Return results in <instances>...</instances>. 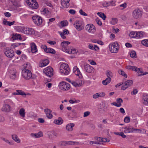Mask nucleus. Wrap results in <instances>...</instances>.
<instances>
[{
    "label": "nucleus",
    "instance_id": "1",
    "mask_svg": "<svg viewBox=\"0 0 148 148\" xmlns=\"http://www.w3.org/2000/svg\"><path fill=\"white\" fill-rule=\"evenodd\" d=\"M60 72L65 75H68L70 71V69L68 64L66 63L62 64L60 68Z\"/></svg>",
    "mask_w": 148,
    "mask_h": 148
},
{
    "label": "nucleus",
    "instance_id": "2",
    "mask_svg": "<svg viewBox=\"0 0 148 148\" xmlns=\"http://www.w3.org/2000/svg\"><path fill=\"white\" fill-rule=\"evenodd\" d=\"M18 28L20 32L25 34H32L34 33V30L32 28L21 26H19Z\"/></svg>",
    "mask_w": 148,
    "mask_h": 148
},
{
    "label": "nucleus",
    "instance_id": "3",
    "mask_svg": "<svg viewBox=\"0 0 148 148\" xmlns=\"http://www.w3.org/2000/svg\"><path fill=\"white\" fill-rule=\"evenodd\" d=\"M109 46L110 50L112 53H117L119 48V44L117 42L110 44Z\"/></svg>",
    "mask_w": 148,
    "mask_h": 148
},
{
    "label": "nucleus",
    "instance_id": "4",
    "mask_svg": "<svg viewBox=\"0 0 148 148\" xmlns=\"http://www.w3.org/2000/svg\"><path fill=\"white\" fill-rule=\"evenodd\" d=\"M142 12L138 8H136L132 12V15L135 19L140 18L142 15Z\"/></svg>",
    "mask_w": 148,
    "mask_h": 148
},
{
    "label": "nucleus",
    "instance_id": "5",
    "mask_svg": "<svg viewBox=\"0 0 148 148\" xmlns=\"http://www.w3.org/2000/svg\"><path fill=\"white\" fill-rule=\"evenodd\" d=\"M22 74L23 77L26 80H28L32 77L33 78L31 71L28 69H23L22 71Z\"/></svg>",
    "mask_w": 148,
    "mask_h": 148
},
{
    "label": "nucleus",
    "instance_id": "6",
    "mask_svg": "<svg viewBox=\"0 0 148 148\" xmlns=\"http://www.w3.org/2000/svg\"><path fill=\"white\" fill-rule=\"evenodd\" d=\"M73 25L76 29L79 31H81L84 28V23L81 21H76L74 23Z\"/></svg>",
    "mask_w": 148,
    "mask_h": 148
},
{
    "label": "nucleus",
    "instance_id": "7",
    "mask_svg": "<svg viewBox=\"0 0 148 148\" xmlns=\"http://www.w3.org/2000/svg\"><path fill=\"white\" fill-rule=\"evenodd\" d=\"M43 73L47 76L51 77L53 75V69L51 66H48L43 70Z\"/></svg>",
    "mask_w": 148,
    "mask_h": 148
},
{
    "label": "nucleus",
    "instance_id": "8",
    "mask_svg": "<svg viewBox=\"0 0 148 148\" xmlns=\"http://www.w3.org/2000/svg\"><path fill=\"white\" fill-rule=\"evenodd\" d=\"M33 21L34 23L37 25H40L42 22L41 17L38 15H34L32 17Z\"/></svg>",
    "mask_w": 148,
    "mask_h": 148
},
{
    "label": "nucleus",
    "instance_id": "9",
    "mask_svg": "<svg viewBox=\"0 0 148 148\" xmlns=\"http://www.w3.org/2000/svg\"><path fill=\"white\" fill-rule=\"evenodd\" d=\"M59 86L60 89L63 91L67 90L70 88V85L64 82H60Z\"/></svg>",
    "mask_w": 148,
    "mask_h": 148
},
{
    "label": "nucleus",
    "instance_id": "10",
    "mask_svg": "<svg viewBox=\"0 0 148 148\" xmlns=\"http://www.w3.org/2000/svg\"><path fill=\"white\" fill-rule=\"evenodd\" d=\"M4 52L5 55L8 58H12L14 55V51L10 49L9 48H5L4 49Z\"/></svg>",
    "mask_w": 148,
    "mask_h": 148
},
{
    "label": "nucleus",
    "instance_id": "11",
    "mask_svg": "<svg viewBox=\"0 0 148 148\" xmlns=\"http://www.w3.org/2000/svg\"><path fill=\"white\" fill-rule=\"evenodd\" d=\"M0 110L3 112H8L11 111V107L9 104L4 101Z\"/></svg>",
    "mask_w": 148,
    "mask_h": 148
},
{
    "label": "nucleus",
    "instance_id": "12",
    "mask_svg": "<svg viewBox=\"0 0 148 148\" xmlns=\"http://www.w3.org/2000/svg\"><path fill=\"white\" fill-rule=\"evenodd\" d=\"M71 42L69 41H64L61 43V46L62 47V50L64 52H66L68 50H69V48L68 45Z\"/></svg>",
    "mask_w": 148,
    "mask_h": 148
},
{
    "label": "nucleus",
    "instance_id": "13",
    "mask_svg": "<svg viewBox=\"0 0 148 148\" xmlns=\"http://www.w3.org/2000/svg\"><path fill=\"white\" fill-rule=\"evenodd\" d=\"M86 29L89 32L91 33H94L96 31L95 27L92 24H87L86 27Z\"/></svg>",
    "mask_w": 148,
    "mask_h": 148
},
{
    "label": "nucleus",
    "instance_id": "14",
    "mask_svg": "<svg viewBox=\"0 0 148 148\" xmlns=\"http://www.w3.org/2000/svg\"><path fill=\"white\" fill-rule=\"evenodd\" d=\"M133 84L132 80H128L125 82L123 85L121 87V89L124 90L129 87L131 86Z\"/></svg>",
    "mask_w": 148,
    "mask_h": 148
},
{
    "label": "nucleus",
    "instance_id": "15",
    "mask_svg": "<svg viewBox=\"0 0 148 148\" xmlns=\"http://www.w3.org/2000/svg\"><path fill=\"white\" fill-rule=\"evenodd\" d=\"M32 3L28 1L27 5L30 7L34 9H36L38 8V4L36 0H31Z\"/></svg>",
    "mask_w": 148,
    "mask_h": 148
},
{
    "label": "nucleus",
    "instance_id": "16",
    "mask_svg": "<svg viewBox=\"0 0 148 148\" xmlns=\"http://www.w3.org/2000/svg\"><path fill=\"white\" fill-rule=\"evenodd\" d=\"M9 74L10 78L12 79H15L16 78V72L14 69H12L9 71Z\"/></svg>",
    "mask_w": 148,
    "mask_h": 148
},
{
    "label": "nucleus",
    "instance_id": "17",
    "mask_svg": "<svg viewBox=\"0 0 148 148\" xmlns=\"http://www.w3.org/2000/svg\"><path fill=\"white\" fill-rule=\"evenodd\" d=\"M85 70L88 73H92L93 71V68L88 64H86L84 66Z\"/></svg>",
    "mask_w": 148,
    "mask_h": 148
},
{
    "label": "nucleus",
    "instance_id": "18",
    "mask_svg": "<svg viewBox=\"0 0 148 148\" xmlns=\"http://www.w3.org/2000/svg\"><path fill=\"white\" fill-rule=\"evenodd\" d=\"M44 111L46 115L47 116L49 119H51L53 117V115L51 114L52 111L48 108L45 109Z\"/></svg>",
    "mask_w": 148,
    "mask_h": 148
},
{
    "label": "nucleus",
    "instance_id": "19",
    "mask_svg": "<svg viewBox=\"0 0 148 148\" xmlns=\"http://www.w3.org/2000/svg\"><path fill=\"white\" fill-rule=\"evenodd\" d=\"M31 136L33 138H38L43 136V134L41 132L37 133H32L31 134Z\"/></svg>",
    "mask_w": 148,
    "mask_h": 148
},
{
    "label": "nucleus",
    "instance_id": "20",
    "mask_svg": "<svg viewBox=\"0 0 148 148\" xmlns=\"http://www.w3.org/2000/svg\"><path fill=\"white\" fill-rule=\"evenodd\" d=\"M124 132L125 133H130L134 132V128L131 127H124Z\"/></svg>",
    "mask_w": 148,
    "mask_h": 148
},
{
    "label": "nucleus",
    "instance_id": "21",
    "mask_svg": "<svg viewBox=\"0 0 148 148\" xmlns=\"http://www.w3.org/2000/svg\"><path fill=\"white\" fill-rule=\"evenodd\" d=\"M69 1L70 0H62V5L64 8H68L70 5Z\"/></svg>",
    "mask_w": 148,
    "mask_h": 148
},
{
    "label": "nucleus",
    "instance_id": "22",
    "mask_svg": "<svg viewBox=\"0 0 148 148\" xmlns=\"http://www.w3.org/2000/svg\"><path fill=\"white\" fill-rule=\"evenodd\" d=\"M31 51L32 53H34L37 52L38 50L34 42L32 43L31 44Z\"/></svg>",
    "mask_w": 148,
    "mask_h": 148
},
{
    "label": "nucleus",
    "instance_id": "23",
    "mask_svg": "<svg viewBox=\"0 0 148 148\" xmlns=\"http://www.w3.org/2000/svg\"><path fill=\"white\" fill-rule=\"evenodd\" d=\"M75 126V124L73 123H70L67 124L66 127V128L67 130L69 131H71L73 130V127Z\"/></svg>",
    "mask_w": 148,
    "mask_h": 148
},
{
    "label": "nucleus",
    "instance_id": "24",
    "mask_svg": "<svg viewBox=\"0 0 148 148\" xmlns=\"http://www.w3.org/2000/svg\"><path fill=\"white\" fill-rule=\"evenodd\" d=\"M143 103L145 105L148 104V94H145L143 95Z\"/></svg>",
    "mask_w": 148,
    "mask_h": 148
},
{
    "label": "nucleus",
    "instance_id": "25",
    "mask_svg": "<svg viewBox=\"0 0 148 148\" xmlns=\"http://www.w3.org/2000/svg\"><path fill=\"white\" fill-rule=\"evenodd\" d=\"M13 94L14 95H26V94L21 90H16V92H14L13 93Z\"/></svg>",
    "mask_w": 148,
    "mask_h": 148
},
{
    "label": "nucleus",
    "instance_id": "26",
    "mask_svg": "<svg viewBox=\"0 0 148 148\" xmlns=\"http://www.w3.org/2000/svg\"><path fill=\"white\" fill-rule=\"evenodd\" d=\"M63 121L61 117H59L57 119L55 120L53 123L57 125H60L63 123Z\"/></svg>",
    "mask_w": 148,
    "mask_h": 148
},
{
    "label": "nucleus",
    "instance_id": "27",
    "mask_svg": "<svg viewBox=\"0 0 148 148\" xmlns=\"http://www.w3.org/2000/svg\"><path fill=\"white\" fill-rule=\"evenodd\" d=\"M15 23L14 21L12 22L8 21H6L4 19L3 21V24L5 25H8L9 26H11L14 24Z\"/></svg>",
    "mask_w": 148,
    "mask_h": 148
},
{
    "label": "nucleus",
    "instance_id": "28",
    "mask_svg": "<svg viewBox=\"0 0 148 148\" xmlns=\"http://www.w3.org/2000/svg\"><path fill=\"white\" fill-rule=\"evenodd\" d=\"M49 60L47 59L43 60L42 62L40 63V66L42 67L45 66L47 65L49 63Z\"/></svg>",
    "mask_w": 148,
    "mask_h": 148
},
{
    "label": "nucleus",
    "instance_id": "29",
    "mask_svg": "<svg viewBox=\"0 0 148 148\" xmlns=\"http://www.w3.org/2000/svg\"><path fill=\"white\" fill-rule=\"evenodd\" d=\"M12 138L16 142L19 143L20 142V140L16 135L13 134L12 136Z\"/></svg>",
    "mask_w": 148,
    "mask_h": 148
},
{
    "label": "nucleus",
    "instance_id": "30",
    "mask_svg": "<svg viewBox=\"0 0 148 148\" xmlns=\"http://www.w3.org/2000/svg\"><path fill=\"white\" fill-rule=\"evenodd\" d=\"M19 113L21 117L23 118L25 117V110L23 108H22L20 110Z\"/></svg>",
    "mask_w": 148,
    "mask_h": 148
},
{
    "label": "nucleus",
    "instance_id": "31",
    "mask_svg": "<svg viewBox=\"0 0 148 148\" xmlns=\"http://www.w3.org/2000/svg\"><path fill=\"white\" fill-rule=\"evenodd\" d=\"M111 80L110 78H107L105 80L102 81V83L103 85H106L110 82Z\"/></svg>",
    "mask_w": 148,
    "mask_h": 148
},
{
    "label": "nucleus",
    "instance_id": "32",
    "mask_svg": "<svg viewBox=\"0 0 148 148\" xmlns=\"http://www.w3.org/2000/svg\"><path fill=\"white\" fill-rule=\"evenodd\" d=\"M66 53L69 54H74L77 53V51L75 49L71 47L70 48L69 50H68Z\"/></svg>",
    "mask_w": 148,
    "mask_h": 148
},
{
    "label": "nucleus",
    "instance_id": "33",
    "mask_svg": "<svg viewBox=\"0 0 148 148\" xmlns=\"http://www.w3.org/2000/svg\"><path fill=\"white\" fill-rule=\"evenodd\" d=\"M75 81L78 87L81 86L84 84V82L80 79L76 80Z\"/></svg>",
    "mask_w": 148,
    "mask_h": 148
},
{
    "label": "nucleus",
    "instance_id": "34",
    "mask_svg": "<svg viewBox=\"0 0 148 148\" xmlns=\"http://www.w3.org/2000/svg\"><path fill=\"white\" fill-rule=\"evenodd\" d=\"M45 52L53 54H54L56 53V51L50 48H47V49H46Z\"/></svg>",
    "mask_w": 148,
    "mask_h": 148
},
{
    "label": "nucleus",
    "instance_id": "35",
    "mask_svg": "<svg viewBox=\"0 0 148 148\" xmlns=\"http://www.w3.org/2000/svg\"><path fill=\"white\" fill-rule=\"evenodd\" d=\"M13 40H21L22 38H21V35L20 34H16L15 35H13L12 37Z\"/></svg>",
    "mask_w": 148,
    "mask_h": 148
},
{
    "label": "nucleus",
    "instance_id": "36",
    "mask_svg": "<svg viewBox=\"0 0 148 148\" xmlns=\"http://www.w3.org/2000/svg\"><path fill=\"white\" fill-rule=\"evenodd\" d=\"M1 138L2 140H3L4 141H5V143L9 144L10 145H13L14 144L13 142L12 141H10L9 140H8L5 138H3L2 137H1Z\"/></svg>",
    "mask_w": 148,
    "mask_h": 148
},
{
    "label": "nucleus",
    "instance_id": "37",
    "mask_svg": "<svg viewBox=\"0 0 148 148\" xmlns=\"http://www.w3.org/2000/svg\"><path fill=\"white\" fill-rule=\"evenodd\" d=\"M106 74L107 77V78H111L113 76V74L112 72L109 70H107L106 72Z\"/></svg>",
    "mask_w": 148,
    "mask_h": 148
},
{
    "label": "nucleus",
    "instance_id": "38",
    "mask_svg": "<svg viewBox=\"0 0 148 148\" xmlns=\"http://www.w3.org/2000/svg\"><path fill=\"white\" fill-rule=\"evenodd\" d=\"M136 32H132L129 34V36L132 38H137Z\"/></svg>",
    "mask_w": 148,
    "mask_h": 148
},
{
    "label": "nucleus",
    "instance_id": "39",
    "mask_svg": "<svg viewBox=\"0 0 148 148\" xmlns=\"http://www.w3.org/2000/svg\"><path fill=\"white\" fill-rule=\"evenodd\" d=\"M97 14L103 20H105L106 18V16L103 13L101 12H98L97 13Z\"/></svg>",
    "mask_w": 148,
    "mask_h": 148
},
{
    "label": "nucleus",
    "instance_id": "40",
    "mask_svg": "<svg viewBox=\"0 0 148 148\" xmlns=\"http://www.w3.org/2000/svg\"><path fill=\"white\" fill-rule=\"evenodd\" d=\"M41 11L44 12L46 14L49 15L50 13V12L48 9L45 8H43L41 10Z\"/></svg>",
    "mask_w": 148,
    "mask_h": 148
},
{
    "label": "nucleus",
    "instance_id": "41",
    "mask_svg": "<svg viewBox=\"0 0 148 148\" xmlns=\"http://www.w3.org/2000/svg\"><path fill=\"white\" fill-rule=\"evenodd\" d=\"M137 38H139L143 37V36L144 32H136Z\"/></svg>",
    "mask_w": 148,
    "mask_h": 148
},
{
    "label": "nucleus",
    "instance_id": "42",
    "mask_svg": "<svg viewBox=\"0 0 148 148\" xmlns=\"http://www.w3.org/2000/svg\"><path fill=\"white\" fill-rule=\"evenodd\" d=\"M118 73L119 74L125 77H127V75L125 73V72L121 70H119L118 71Z\"/></svg>",
    "mask_w": 148,
    "mask_h": 148
},
{
    "label": "nucleus",
    "instance_id": "43",
    "mask_svg": "<svg viewBox=\"0 0 148 148\" xmlns=\"http://www.w3.org/2000/svg\"><path fill=\"white\" fill-rule=\"evenodd\" d=\"M141 43L144 46L148 47V40L145 39L142 40Z\"/></svg>",
    "mask_w": 148,
    "mask_h": 148
},
{
    "label": "nucleus",
    "instance_id": "44",
    "mask_svg": "<svg viewBox=\"0 0 148 148\" xmlns=\"http://www.w3.org/2000/svg\"><path fill=\"white\" fill-rule=\"evenodd\" d=\"M130 56L131 57L133 58H136V54L135 51H132L130 53Z\"/></svg>",
    "mask_w": 148,
    "mask_h": 148
},
{
    "label": "nucleus",
    "instance_id": "45",
    "mask_svg": "<svg viewBox=\"0 0 148 148\" xmlns=\"http://www.w3.org/2000/svg\"><path fill=\"white\" fill-rule=\"evenodd\" d=\"M134 71H135L138 73H143L142 69L138 68L136 66L135 67V69Z\"/></svg>",
    "mask_w": 148,
    "mask_h": 148
},
{
    "label": "nucleus",
    "instance_id": "46",
    "mask_svg": "<svg viewBox=\"0 0 148 148\" xmlns=\"http://www.w3.org/2000/svg\"><path fill=\"white\" fill-rule=\"evenodd\" d=\"M135 66H131L129 65L127 66L126 67V68L128 69L134 71Z\"/></svg>",
    "mask_w": 148,
    "mask_h": 148
},
{
    "label": "nucleus",
    "instance_id": "47",
    "mask_svg": "<svg viewBox=\"0 0 148 148\" xmlns=\"http://www.w3.org/2000/svg\"><path fill=\"white\" fill-rule=\"evenodd\" d=\"M117 19L116 18H112L110 21L112 25H115L116 24L117 22Z\"/></svg>",
    "mask_w": 148,
    "mask_h": 148
},
{
    "label": "nucleus",
    "instance_id": "48",
    "mask_svg": "<svg viewBox=\"0 0 148 148\" xmlns=\"http://www.w3.org/2000/svg\"><path fill=\"white\" fill-rule=\"evenodd\" d=\"M111 3V2H105L103 3L102 5L104 7H106L110 6V4Z\"/></svg>",
    "mask_w": 148,
    "mask_h": 148
},
{
    "label": "nucleus",
    "instance_id": "49",
    "mask_svg": "<svg viewBox=\"0 0 148 148\" xmlns=\"http://www.w3.org/2000/svg\"><path fill=\"white\" fill-rule=\"evenodd\" d=\"M124 121L126 123H128L130 121V118L128 116H126L125 118Z\"/></svg>",
    "mask_w": 148,
    "mask_h": 148
},
{
    "label": "nucleus",
    "instance_id": "50",
    "mask_svg": "<svg viewBox=\"0 0 148 148\" xmlns=\"http://www.w3.org/2000/svg\"><path fill=\"white\" fill-rule=\"evenodd\" d=\"M68 23V22L67 21H62L61 22V24L62 26L64 27L66 26Z\"/></svg>",
    "mask_w": 148,
    "mask_h": 148
},
{
    "label": "nucleus",
    "instance_id": "51",
    "mask_svg": "<svg viewBox=\"0 0 148 148\" xmlns=\"http://www.w3.org/2000/svg\"><path fill=\"white\" fill-rule=\"evenodd\" d=\"M11 2L13 5H15L16 7L18 6V5L16 0H11Z\"/></svg>",
    "mask_w": 148,
    "mask_h": 148
},
{
    "label": "nucleus",
    "instance_id": "52",
    "mask_svg": "<svg viewBox=\"0 0 148 148\" xmlns=\"http://www.w3.org/2000/svg\"><path fill=\"white\" fill-rule=\"evenodd\" d=\"M116 102L118 104H121V103L123 102V100L121 98H118L116 100Z\"/></svg>",
    "mask_w": 148,
    "mask_h": 148
},
{
    "label": "nucleus",
    "instance_id": "53",
    "mask_svg": "<svg viewBox=\"0 0 148 148\" xmlns=\"http://www.w3.org/2000/svg\"><path fill=\"white\" fill-rule=\"evenodd\" d=\"M73 141H65V146L73 145Z\"/></svg>",
    "mask_w": 148,
    "mask_h": 148
},
{
    "label": "nucleus",
    "instance_id": "54",
    "mask_svg": "<svg viewBox=\"0 0 148 148\" xmlns=\"http://www.w3.org/2000/svg\"><path fill=\"white\" fill-rule=\"evenodd\" d=\"M79 13L80 14L84 16H87V14L84 12H83L82 9H80L79 11Z\"/></svg>",
    "mask_w": 148,
    "mask_h": 148
},
{
    "label": "nucleus",
    "instance_id": "55",
    "mask_svg": "<svg viewBox=\"0 0 148 148\" xmlns=\"http://www.w3.org/2000/svg\"><path fill=\"white\" fill-rule=\"evenodd\" d=\"M45 3L47 5L49 6L50 7L52 6V5L51 4L50 1H45Z\"/></svg>",
    "mask_w": 148,
    "mask_h": 148
},
{
    "label": "nucleus",
    "instance_id": "56",
    "mask_svg": "<svg viewBox=\"0 0 148 148\" xmlns=\"http://www.w3.org/2000/svg\"><path fill=\"white\" fill-rule=\"evenodd\" d=\"M95 21L99 25H102V23L101 21L98 18H97Z\"/></svg>",
    "mask_w": 148,
    "mask_h": 148
},
{
    "label": "nucleus",
    "instance_id": "57",
    "mask_svg": "<svg viewBox=\"0 0 148 148\" xmlns=\"http://www.w3.org/2000/svg\"><path fill=\"white\" fill-rule=\"evenodd\" d=\"M89 143L91 145H92L93 144H101L97 141H90L89 142Z\"/></svg>",
    "mask_w": 148,
    "mask_h": 148
},
{
    "label": "nucleus",
    "instance_id": "58",
    "mask_svg": "<svg viewBox=\"0 0 148 148\" xmlns=\"http://www.w3.org/2000/svg\"><path fill=\"white\" fill-rule=\"evenodd\" d=\"M93 98L94 99H96L99 97H100L99 93H97L93 95Z\"/></svg>",
    "mask_w": 148,
    "mask_h": 148
},
{
    "label": "nucleus",
    "instance_id": "59",
    "mask_svg": "<svg viewBox=\"0 0 148 148\" xmlns=\"http://www.w3.org/2000/svg\"><path fill=\"white\" fill-rule=\"evenodd\" d=\"M65 141H60L58 143V144L61 146H65Z\"/></svg>",
    "mask_w": 148,
    "mask_h": 148
},
{
    "label": "nucleus",
    "instance_id": "60",
    "mask_svg": "<svg viewBox=\"0 0 148 148\" xmlns=\"http://www.w3.org/2000/svg\"><path fill=\"white\" fill-rule=\"evenodd\" d=\"M90 114V112L89 111H86L84 112V117H86L88 116Z\"/></svg>",
    "mask_w": 148,
    "mask_h": 148
},
{
    "label": "nucleus",
    "instance_id": "61",
    "mask_svg": "<svg viewBox=\"0 0 148 148\" xmlns=\"http://www.w3.org/2000/svg\"><path fill=\"white\" fill-rule=\"evenodd\" d=\"M71 84L75 87H78L75 81H73L71 82Z\"/></svg>",
    "mask_w": 148,
    "mask_h": 148
},
{
    "label": "nucleus",
    "instance_id": "62",
    "mask_svg": "<svg viewBox=\"0 0 148 148\" xmlns=\"http://www.w3.org/2000/svg\"><path fill=\"white\" fill-rule=\"evenodd\" d=\"M69 12L72 14H75V11L71 9L69 10Z\"/></svg>",
    "mask_w": 148,
    "mask_h": 148
},
{
    "label": "nucleus",
    "instance_id": "63",
    "mask_svg": "<svg viewBox=\"0 0 148 148\" xmlns=\"http://www.w3.org/2000/svg\"><path fill=\"white\" fill-rule=\"evenodd\" d=\"M88 61L90 62V63L91 65H96V63L93 60H88Z\"/></svg>",
    "mask_w": 148,
    "mask_h": 148
},
{
    "label": "nucleus",
    "instance_id": "64",
    "mask_svg": "<svg viewBox=\"0 0 148 148\" xmlns=\"http://www.w3.org/2000/svg\"><path fill=\"white\" fill-rule=\"evenodd\" d=\"M63 34L66 35L69 34V31L66 29H64L63 31Z\"/></svg>",
    "mask_w": 148,
    "mask_h": 148
}]
</instances>
